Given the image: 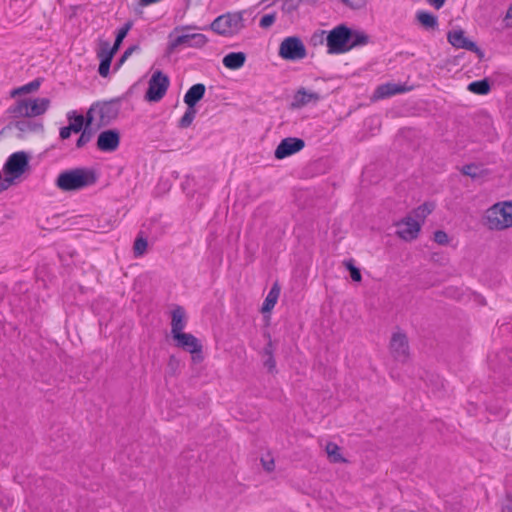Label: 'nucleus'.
Wrapping results in <instances>:
<instances>
[{"label":"nucleus","mask_w":512,"mask_h":512,"mask_svg":"<svg viewBox=\"0 0 512 512\" xmlns=\"http://www.w3.org/2000/svg\"><path fill=\"white\" fill-rule=\"evenodd\" d=\"M120 141L121 134L118 129H107L99 133L96 147L101 152L111 153L118 149Z\"/></svg>","instance_id":"obj_12"},{"label":"nucleus","mask_w":512,"mask_h":512,"mask_svg":"<svg viewBox=\"0 0 512 512\" xmlns=\"http://www.w3.org/2000/svg\"><path fill=\"white\" fill-rule=\"evenodd\" d=\"M485 224L490 230H504L512 226V202L494 204L486 211Z\"/></svg>","instance_id":"obj_3"},{"label":"nucleus","mask_w":512,"mask_h":512,"mask_svg":"<svg viewBox=\"0 0 512 512\" xmlns=\"http://www.w3.org/2000/svg\"><path fill=\"white\" fill-rule=\"evenodd\" d=\"M276 303L277 301L273 300L272 297L266 296L261 306V313L264 315L270 314Z\"/></svg>","instance_id":"obj_44"},{"label":"nucleus","mask_w":512,"mask_h":512,"mask_svg":"<svg viewBox=\"0 0 512 512\" xmlns=\"http://www.w3.org/2000/svg\"><path fill=\"white\" fill-rule=\"evenodd\" d=\"M261 463L265 471L272 472L275 468L274 459L270 458L269 460H266L264 458H261Z\"/></svg>","instance_id":"obj_51"},{"label":"nucleus","mask_w":512,"mask_h":512,"mask_svg":"<svg viewBox=\"0 0 512 512\" xmlns=\"http://www.w3.org/2000/svg\"><path fill=\"white\" fill-rule=\"evenodd\" d=\"M41 83H42V78H36L33 81H31L25 85H22L20 87H17V88H14L13 90H11L10 96L12 98H15L17 96L35 92L39 89Z\"/></svg>","instance_id":"obj_29"},{"label":"nucleus","mask_w":512,"mask_h":512,"mask_svg":"<svg viewBox=\"0 0 512 512\" xmlns=\"http://www.w3.org/2000/svg\"><path fill=\"white\" fill-rule=\"evenodd\" d=\"M507 18H512V5L508 8L506 13Z\"/></svg>","instance_id":"obj_55"},{"label":"nucleus","mask_w":512,"mask_h":512,"mask_svg":"<svg viewBox=\"0 0 512 512\" xmlns=\"http://www.w3.org/2000/svg\"><path fill=\"white\" fill-rule=\"evenodd\" d=\"M343 265L346 268V270L349 271L352 281H354V282L362 281L361 270H360V268H358L355 265L354 259L351 258V259L344 260Z\"/></svg>","instance_id":"obj_36"},{"label":"nucleus","mask_w":512,"mask_h":512,"mask_svg":"<svg viewBox=\"0 0 512 512\" xmlns=\"http://www.w3.org/2000/svg\"><path fill=\"white\" fill-rule=\"evenodd\" d=\"M433 239L439 245H447L449 243L448 234L444 230H436Z\"/></svg>","instance_id":"obj_46"},{"label":"nucleus","mask_w":512,"mask_h":512,"mask_svg":"<svg viewBox=\"0 0 512 512\" xmlns=\"http://www.w3.org/2000/svg\"><path fill=\"white\" fill-rule=\"evenodd\" d=\"M79 133L80 136L76 140L75 146L77 149H82L94 137L96 129L94 127H85Z\"/></svg>","instance_id":"obj_34"},{"label":"nucleus","mask_w":512,"mask_h":512,"mask_svg":"<svg viewBox=\"0 0 512 512\" xmlns=\"http://www.w3.org/2000/svg\"><path fill=\"white\" fill-rule=\"evenodd\" d=\"M427 2L435 9L439 10L444 6L446 0H427Z\"/></svg>","instance_id":"obj_54"},{"label":"nucleus","mask_w":512,"mask_h":512,"mask_svg":"<svg viewBox=\"0 0 512 512\" xmlns=\"http://www.w3.org/2000/svg\"><path fill=\"white\" fill-rule=\"evenodd\" d=\"M197 110L195 107H189L187 106V109L184 113V115L180 118L178 122V127L181 129L188 128L193 120L195 119Z\"/></svg>","instance_id":"obj_38"},{"label":"nucleus","mask_w":512,"mask_h":512,"mask_svg":"<svg viewBox=\"0 0 512 512\" xmlns=\"http://www.w3.org/2000/svg\"><path fill=\"white\" fill-rule=\"evenodd\" d=\"M190 29H198V27L193 25H178L169 33V42L167 44L165 51V54L167 56H170L179 46L186 44V36H184V34L178 35V33Z\"/></svg>","instance_id":"obj_17"},{"label":"nucleus","mask_w":512,"mask_h":512,"mask_svg":"<svg viewBox=\"0 0 512 512\" xmlns=\"http://www.w3.org/2000/svg\"><path fill=\"white\" fill-rule=\"evenodd\" d=\"M304 2L306 3H309V4H314L316 3L318 0H303Z\"/></svg>","instance_id":"obj_56"},{"label":"nucleus","mask_w":512,"mask_h":512,"mask_svg":"<svg viewBox=\"0 0 512 512\" xmlns=\"http://www.w3.org/2000/svg\"><path fill=\"white\" fill-rule=\"evenodd\" d=\"M416 19L426 30H435L438 28V18L432 12L419 10L416 13Z\"/></svg>","instance_id":"obj_24"},{"label":"nucleus","mask_w":512,"mask_h":512,"mask_svg":"<svg viewBox=\"0 0 512 512\" xmlns=\"http://www.w3.org/2000/svg\"><path fill=\"white\" fill-rule=\"evenodd\" d=\"M6 114L13 119L28 118L26 98L18 99L7 110Z\"/></svg>","instance_id":"obj_25"},{"label":"nucleus","mask_w":512,"mask_h":512,"mask_svg":"<svg viewBox=\"0 0 512 512\" xmlns=\"http://www.w3.org/2000/svg\"><path fill=\"white\" fill-rule=\"evenodd\" d=\"M138 48H139L138 45H133V46H130L129 48H127L124 51V53L121 55V57L115 63L114 70L115 71L118 70L124 64V62L128 59V57L133 53V51Z\"/></svg>","instance_id":"obj_42"},{"label":"nucleus","mask_w":512,"mask_h":512,"mask_svg":"<svg viewBox=\"0 0 512 512\" xmlns=\"http://www.w3.org/2000/svg\"><path fill=\"white\" fill-rule=\"evenodd\" d=\"M491 86V80L486 77L470 82L467 86V90L476 95H487L491 91Z\"/></svg>","instance_id":"obj_26"},{"label":"nucleus","mask_w":512,"mask_h":512,"mask_svg":"<svg viewBox=\"0 0 512 512\" xmlns=\"http://www.w3.org/2000/svg\"><path fill=\"white\" fill-rule=\"evenodd\" d=\"M242 13H226L216 17L209 29L222 36H233L244 28Z\"/></svg>","instance_id":"obj_4"},{"label":"nucleus","mask_w":512,"mask_h":512,"mask_svg":"<svg viewBox=\"0 0 512 512\" xmlns=\"http://www.w3.org/2000/svg\"><path fill=\"white\" fill-rule=\"evenodd\" d=\"M184 36H186L185 45L192 48L200 49L204 47L209 41L207 36L202 33H185Z\"/></svg>","instance_id":"obj_32"},{"label":"nucleus","mask_w":512,"mask_h":512,"mask_svg":"<svg viewBox=\"0 0 512 512\" xmlns=\"http://www.w3.org/2000/svg\"><path fill=\"white\" fill-rule=\"evenodd\" d=\"M264 337L268 339V342L266 343L262 350V356L265 358L263 361V366L267 369L269 373L274 374L277 373L276 360L274 357L275 348L270 333L264 332Z\"/></svg>","instance_id":"obj_20"},{"label":"nucleus","mask_w":512,"mask_h":512,"mask_svg":"<svg viewBox=\"0 0 512 512\" xmlns=\"http://www.w3.org/2000/svg\"><path fill=\"white\" fill-rule=\"evenodd\" d=\"M28 108V118L43 115L50 107V99L48 98H26Z\"/></svg>","instance_id":"obj_21"},{"label":"nucleus","mask_w":512,"mask_h":512,"mask_svg":"<svg viewBox=\"0 0 512 512\" xmlns=\"http://www.w3.org/2000/svg\"><path fill=\"white\" fill-rule=\"evenodd\" d=\"M99 174L92 167H76L60 172L55 180L58 189L64 192H75L97 183Z\"/></svg>","instance_id":"obj_2"},{"label":"nucleus","mask_w":512,"mask_h":512,"mask_svg":"<svg viewBox=\"0 0 512 512\" xmlns=\"http://www.w3.org/2000/svg\"><path fill=\"white\" fill-rule=\"evenodd\" d=\"M279 295H280V287L278 285V283H274L273 286L271 287L269 293L267 294V296L269 297H272L273 300H278L279 298Z\"/></svg>","instance_id":"obj_52"},{"label":"nucleus","mask_w":512,"mask_h":512,"mask_svg":"<svg viewBox=\"0 0 512 512\" xmlns=\"http://www.w3.org/2000/svg\"><path fill=\"white\" fill-rule=\"evenodd\" d=\"M460 172L462 175L468 176L473 180L485 177L489 174L488 169H480V165L477 163H469L462 166Z\"/></svg>","instance_id":"obj_27"},{"label":"nucleus","mask_w":512,"mask_h":512,"mask_svg":"<svg viewBox=\"0 0 512 512\" xmlns=\"http://www.w3.org/2000/svg\"><path fill=\"white\" fill-rule=\"evenodd\" d=\"M246 60V53L230 52L223 57L222 63L227 69L238 70L244 66Z\"/></svg>","instance_id":"obj_23"},{"label":"nucleus","mask_w":512,"mask_h":512,"mask_svg":"<svg viewBox=\"0 0 512 512\" xmlns=\"http://www.w3.org/2000/svg\"><path fill=\"white\" fill-rule=\"evenodd\" d=\"M275 20L276 12L265 14L260 18L259 26L262 29H269L275 23Z\"/></svg>","instance_id":"obj_41"},{"label":"nucleus","mask_w":512,"mask_h":512,"mask_svg":"<svg viewBox=\"0 0 512 512\" xmlns=\"http://www.w3.org/2000/svg\"><path fill=\"white\" fill-rule=\"evenodd\" d=\"M72 133H74V130L69 125L63 126L59 130V137L61 140H67L71 137Z\"/></svg>","instance_id":"obj_49"},{"label":"nucleus","mask_w":512,"mask_h":512,"mask_svg":"<svg viewBox=\"0 0 512 512\" xmlns=\"http://www.w3.org/2000/svg\"><path fill=\"white\" fill-rule=\"evenodd\" d=\"M14 129L18 131L16 137L22 139L26 133L44 132V125L42 122L32 120L31 118L11 121L0 130V140L7 137Z\"/></svg>","instance_id":"obj_7"},{"label":"nucleus","mask_w":512,"mask_h":512,"mask_svg":"<svg viewBox=\"0 0 512 512\" xmlns=\"http://www.w3.org/2000/svg\"><path fill=\"white\" fill-rule=\"evenodd\" d=\"M187 324L185 309L177 305L171 312V337L183 333Z\"/></svg>","instance_id":"obj_19"},{"label":"nucleus","mask_w":512,"mask_h":512,"mask_svg":"<svg viewBox=\"0 0 512 512\" xmlns=\"http://www.w3.org/2000/svg\"><path fill=\"white\" fill-rule=\"evenodd\" d=\"M305 147V141L298 137H287L281 140L274 151V157L282 160L286 157L292 156Z\"/></svg>","instance_id":"obj_13"},{"label":"nucleus","mask_w":512,"mask_h":512,"mask_svg":"<svg viewBox=\"0 0 512 512\" xmlns=\"http://www.w3.org/2000/svg\"><path fill=\"white\" fill-rule=\"evenodd\" d=\"M324 43H326V46L328 47V31L320 29L314 31L309 39V44L313 47H317Z\"/></svg>","instance_id":"obj_35"},{"label":"nucleus","mask_w":512,"mask_h":512,"mask_svg":"<svg viewBox=\"0 0 512 512\" xmlns=\"http://www.w3.org/2000/svg\"><path fill=\"white\" fill-rule=\"evenodd\" d=\"M390 349L395 359L405 361L409 356V343L405 333H393L390 340Z\"/></svg>","instance_id":"obj_15"},{"label":"nucleus","mask_w":512,"mask_h":512,"mask_svg":"<svg viewBox=\"0 0 512 512\" xmlns=\"http://www.w3.org/2000/svg\"><path fill=\"white\" fill-rule=\"evenodd\" d=\"M322 96L316 92L307 91L304 87H300L294 94L290 104L291 109H301L310 103H317Z\"/></svg>","instance_id":"obj_18"},{"label":"nucleus","mask_w":512,"mask_h":512,"mask_svg":"<svg viewBox=\"0 0 512 512\" xmlns=\"http://www.w3.org/2000/svg\"><path fill=\"white\" fill-rule=\"evenodd\" d=\"M398 227L397 236L405 241L415 240L421 230V224L411 216H406L395 224Z\"/></svg>","instance_id":"obj_14"},{"label":"nucleus","mask_w":512,"mask_h":512,"mask_svg":"<svg viewBox=\"0 0 512 512\" xmlns=\"http://www.w3.org/2000/svg\"><path fill=\"white\" fill-rule=\"evenodd\" d=\"M411 90V87H407L405 84H397L392 82H387L377 86L375 89L372 99L380 100L389 98L394 95L402 94Z\"/></svg>","instance_id":"obj_16"},{"label":"nucleus","mask_w":512,"mask_h":512,"mask_svg":"<svg viewBox=\"0 0 512 512\" xmlns=\"http://www.w3.org/2000/svg\"><path fill=\"white\" fill-rule=\"evenodd\" d=\"M447 40L453 47L457 49H465L475 53L479 59H483L485 56L484 51L477 45L476 42L467 38L465 36V32L462 29L450 30L447 33Z\"/></svg>","instance_id":"obj_11"},{"label":"nucleus","mask_w":512,"mask_h":512,"mask_svg":"<svg viewBox=\"0 0 512 512\" xmlns=\"http://www.w3.org/2000/svg\"><path fill=\"white\" fill-rule=\"evenodd\" d=\"M123 99L124 96H121L106 101L96 102L99 103V106L97 107L99 109V122L97 124L98 128L109 125L118 117Z\"/></svg>","instance_id":"obj_10"},{"label":"nucleus","mask_w":512,"mask_h":512,"mask_svg":"<svg viewBox=\"0 0 512 512\" xmlns=\"http://www.w3.org/2000/svg\"><path fill=\"white\" fill-rule=\"evenodd\" d=\"M15 180L9 176H5V179L0 182V193L8 189Z\"/></svg>","instance_id":"obj_53"},{"label":"nucleus","mask_w":512,"mask_h":512,"mask_svg":"<svg viewBox=\"0 0 512 512\" xmlns=\"http://www.w3.org/2000/svg\"><path fill=\"white\" fill-rule=\"evenodd\" d=\"M303 0H284L281 6V10L284 16L287 17V22L293 23L295 19V13L297 12L300 4Z\"/></svg>","instance_id":"obj_30"},{"label":"nucleus","mask_w":512,"mask_h":512,"mask_svg":"<svg viewBox=\"0 0 512 512\" xmlns=\"http://www.w3.org/2000/svg\"><path fill=\"white\" fill-rule=\"evenodd\" d=\"M170 86V79L161 70H156L148 81V88L144 99L150 103H157L163 99Z\"/></svg>","instance_id":"obj_5"},{"label":"nucleus","mask_w":512,"mask_h":512,"mask_svg":"<svg viewBox=\"0 0 512 512\" xmlns=\"http://www.w3.org/2000/svg\"><path fill=\"white\" fill-rule=\"evenodd\" d=\"M278 55L286 61H299L307 56V49L299 36H288L280 43Z\"/></svg>","instance_id":"obj_6"},{"label":"nucleus","mask_w":512,"mask_h":512,"mask_svg":"<svg viewBox=\"0 0 512 512\" xmlns=\"http://www.w3.org/2000/svg\"><path fill=\"white\" fill-rule=\"evenodd\" d=\"M111 63L99 61L98 73L101 77L106 78L110 74Z\"/></svg>","instance_id":"obj_47"},{"label":"nucleus","mask_w":512,"mask_h":512,"mask_svg":"<svg viewBox=\"0 0 512 512\" xmlns=\"http://www.w3.org/2000/svg\"><path fill=\"white\" fill-rule=\"evenodd\" d=\"M341 448L334 442H328L326 445V453L332 463H346L347 459L341 454Z\"/></svg>","instance_id":"obj_33"},{"label":"nucleus","mask_w":512,"mask_h":512,"mask_svg":"<svg viewBox=\"0 0 512 512\" xmlns=\"http://www.w3.org/2000/svg\"><path fill=\"white\" fill-rule=\"evenodd\" d=\"M435 207L436 205L434 202H424L414 210L415 217L424 220L434 211Z\"/></svg>","instance_id":"obj_39"},{"label":"nucleus","mask_w":512,"mask_h":512,"mask_svg":"<svg viewBox=\"0 0 512 512\" xmlns=\"http://www.w3.org/2000/svg\"><path fill=\"white\" fill-rule=\"evenodd\" d=\"M98 106L99 103H93L84 115V123L86 127H93V122L95 120L94 112Z\"/></svg>","instance_id":"obj_43"},{"label":"nucleus","mask_w":512,"mask_h":512,"mask_svg":"<svg viewBox=\"0 0 512 512\" xmlns=\"http://www.w3.org/2000/svg\"><path fill=\"white\" fill-rule=\"evenodd\" d=\"M132 25V21H128L120 29H118L115 36L114 44L112 45L115 49H120L122 42L126 38L130 29L132 28Z\"/></svg>","instance_id":"obj_37"},{"label":"nucleus","mask_w":512,"mask_h":512,"mask_svg":"<svg viewBox=\"0 0 512 512\" xmlns=\"http://www.w3.org/2000/svg\"><path fill=\"white\" fill-rule=\"evenodd\" d=\"M175 342V346L183 349L184 351L192 355V361L194 363H200L203 361V346L199 339L191 333H180L172 337Z\"/></svg>","instance_id":"obj_9"},{"label":"nucleus","mask_w":512,"mask_h":512,"mask_svg":"<svg viewBox=\"0 0 512 512\" xmlns=\"http://www.w3.org/2000/svg\"><path fill=\"white\" fill-rule=\"evenodd\" d=\"M502 512H512V493H507L502 504Z\"/></svg>","instance_id":"obj_50"},{"label":"nucleus","mask_w":512,"mask_h":512,"mask_svg":"<svg viewBox=\"0 0 512 512\" xmlns=\"http://www.w3.org/2000/svg\"><path fill=\"white\" fill-rule=\"evenodd\" d=\"M206 87L202 83L192 85L184 95V103L189 107L196 105L204 98Z\"/></svg>","instance_id":"obj_22"},{"label":"nucleus","mask_w":512,"mask_h":512,"mask_svg":"<svg viewBox=\"0 0 512 512\" xmlns=\"http://www.w3.org/2000/svg\"><path fill=\"white\" fill-rule=\"evenodd\" d=\"M118 52L108 41H100L97 57L99 61L112 63L114 55Z\"/></svg>","instance_id":"obj_28"},{"label":"nucleus","mask_w":512,"mask_h":512,"mask_svg":"<svg viewBox=\"0 0 512 512\" xmlns=\"http://www.w3.org/2000/svg\"><path fill=\"white\" fill-rule=\"evenodd\" d=\"M147 247H148L147 239L144 238L141 234H139L136 237V239L134 241V245H133L134 256L135 257L142 256L146 252Z\"/></svg>","instance_id":"obj_40"},{"label":"nucleus","mask_w":512,"mask_h":512,"mask_svg":"<svg viewBox=\"0 0 512 512\" xmlns=\"http://www.w3.org/2000/svg\"><path fill=\"white\" fill-rule=\"evenodd\" d=\"M67 119L69 121V126L74 130V133H79L83 130L86 125L84 123V115L78 113L75 110L69 111L67 113Z\"/></svg>","instance_id":"obj_31"},{"label":"nucleus","mask_w":512,"mask_h":512,"mask_svg":"<svg viewBox=\"0 0 512 512\" xmlns=\"http://www.w3.org/2000/svg\"><path fill=\"white\" fill-rule=\"evenodd\" d=\"M370 42V36L366 32L354 29L346 23H340L328 31L327 53L330 55L345 54Z\"/></svg>","instance_id":"obj_1"},{"label":"nucleus","mask_w":512,"mask_h":512,"mask_svg":"<svg viewBox=\"0 0 512 512\" xmlns=\"http://www.w3.org/2000/svg\"><path fill=\"white\" fill-rule=\"evenodd\" d=\"M167 366H168V369L171 371V373L175 374V372L177 371V369L180 366V360L175 355H171L169 357Z\"/></svg>","instance_id":"obj_48"},{"label":"nucleus","mask_w":512,"mask_h":512,"mask_svg":"<svg viewBox=\"0 0 512 512\" xmlns=\"http://www.w3.org/2000/svg\"><path fill=\"white\" fill-rule=\"evenodd\" d=\"M29 162V153L25 151L14 152L6 160L3 166V172L5 176H9L15 180L29 169Z\"/></svg>","instance_id":"obj_8"},{"label":"nucleus","mask_w":512,"mask_h":512,"mask_svg":"<svg viewBox=\"0 0 512 512\" xmlns=\"http://www.w3.org/2000/svg\"><path fill=\"white\" fill-rule=\"evenodd\" d=\"M343 4L353 10H359L366 6L368 0H340Z\"/></svg>","instance_id":"obj_45"},{"label":"nucleus","mask_w":512,"mask_h":512,"mask_svg":"<svg viewBox=\"0 0 512 512\" xmlns=\"http://www.w3.org/2000/svg\"><path fill=\"white\" fill-rule=\"evenodd\" d=\"M186 2V5L189 6L190 3L193 1V0H184Z\"/></svg>","instance_id":"obj_57"}]
</instances>
